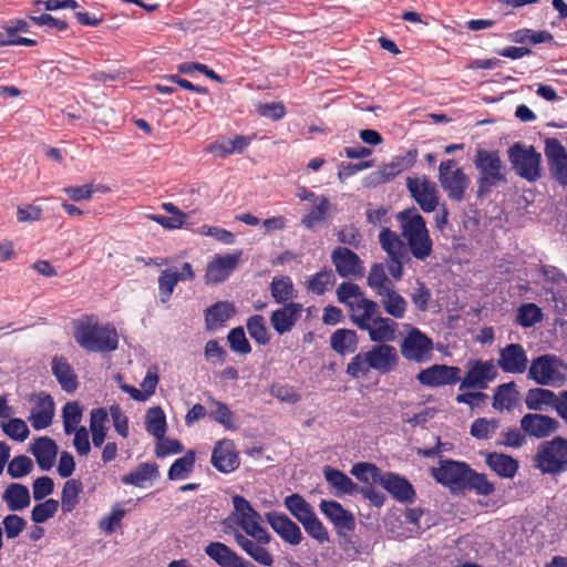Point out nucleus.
Listing matches in <instances>:
<instances>
[{"instance_id": "nucleus-31", "label": "nucleus", "mask_w": 567, "mask_h": 567, "mask_svg": "<svg viewBox=\"0 0 567 567\" xmlns=\"http://www.w3.org/2000/svg\"><path fill=\"white\" fill-rule=\"evenodd\" d=\"M54 415V403L49 395L39 396L32 406L29 421L34 430H43L51 425Z\"/></svg>"}, {"instance_id": "nucleus-4", "label": "nucleus", "mask_w": 567, "mask_h": 567, "mask_svg": "<svg viewBox=\"0 0 567 567\" xmlns=\"http://www.w3.org/2000/svg\"><path fill=\"white\" fill-rule=\"evenodd\" d=\"M473 162L478 172V195L486 194L506 182V167L497 152L477 150Z\"/></svg>"}, {"instance_id": "nucleus-28", "label": "nucleus", "mask_w": 567, "mask_h": 567, "mask_svg": "<svg viewBox=\"0 0 567 567\" xmlns=\"http://www.w3.org/2000/svg\"><path fill=\"white\" fill-rule=\"evenodd\" d=\"M29 451L35 457L39 467L42 471H49L54 465L58 455V445L52 439L41 436L33 440Z\"/></svg>"}, {"instance_id": "nucleus-50", "label": "nucleus", "mask_w": 567, "mask_h": 567, "mask_svg": "<svg viewBox=\"0 0 567 567\" xmlns=\"http://www.w3.org/2000/svg\"><path fill=\"white\" fill-rule=\"evenodd\" d=\"M284 504L299 523L315 514L312 506L299 494L288 495L285 498Z\"/></svg>"}, {"instance_id": "nucleus-34", "label": "nucleus", "mask_w": 567, "mask_h": 567, "mask_svg": "<svg viewBox=\"0 0 567 567\" xmlns=\"http://www.w3.org/2000/svg\"><path fill=\"white\" fill-rule=\"evenodd\" d=\"M235 307L228 301H218L205 311V324L208 330H217L235 315Z\"/></svg>"}, {"instance_id": "nucleus-9", "label": "nucleus", "mask_w": 567, "mask_h": 567, "mask_svg": "<svg viewBox=\"0 0 567 567\" xmlns=\"http://www.w3.org/2000/svg\"><path fill=\"white\" fill-rule=\"evenodd\" d=\"M470 466L464 462L453 460H441L436 467L431 468V474L435 481L452 492L464 491L466 476Z\"/></svg>"}, {"instance_id": "nucleus-27", "label": "nucleus", "mask_w": 567, "mask_h": 567, "mask_svg": "<svg viewBox=\"0 0 567 567\" xmlns=\"http://www.w3.org/2000/svg\"><path fill=\"white\" fill-rule=\"evenodd\" d=\"M301 313L302 306L300 303L289 302L271 313L270 323L277 333L284 334L292 329Z\"/></svg>"}, {"instance_id": "nucleus-54", "label": "nucleus", "mask_w": 567, "mask_h": 567, "mask_svg": "<svg viewBox=\"0 0 567 567\" xmlns=\"http://www.w3.org/2000/svg\"><path fill=\"white\" fill-rule=\"evenodd\" d=\"M465 489L474 491L478 495L488 496L494 492V485L484 474L476 473L470 468L464 484V491Z\"/></svg>"}, {"instance_id": "nucleus-49", "label": "nucleus", "mask_w": 567, "mask_h": 567, "mask_svg": "<svg viewBox=\"0 0 567 567\" xmlns=\"http://www.w3.org/2000/svg\"><path fill=\"white\" fill-rule=\"evenodd\" d=\"M331 348L340 353H352L357 349V334L353 330L339 329L331 336Z\"/></svg>"}, {"instance_id": "nucleus-57", "label": "nucleus", "mask_w": 567, "mask_h": 567, "mask_svg": "<svg viewBox=\"0 0 567 567\" xmlns=\"http://www.w3.org/2000/svg\"><path fill=\"white\" fill-rule=\"evenodd\" d=\"M247 330L249 336L259 344L265 346L270 341L266 320L260 315H255L247 320Z\"/></svg>"}, {"instance_id": "nucleus-46", "label": "nucleus", "mask_w": 567, "mask_h": 567, "mask_svg": "<svg viewBox=\"0 0 567 567\" xmlns=\"http://www.w3.org/2000/svg\"><path fill=\"white\" fill-rule=\"evenodd\" d=\"M83 491V484L79 480H68L61 493V508L63 513H72L80 502V494Z\"/></svg>"}, {"instance_id": "nucleus-35", "label": "nucleus", "mask_w": 567, "mask_h": 567, "mask_svg": "<svg viewBox=\"0 0 567 567\" xmlns=\"http://www.w3.org/2000/svg\"><path fill=\"white\" fill-rule=\"evenodd\" d=\"M2 501L10 512L23 511L31 502L29 488L19 483H11L2 493Z\"/></svg>"}, {"instance_id": "nucleus-36", "label": "nucleus", "mask_w": 567, "mask_h": 567, "mask_svg": "<svg viewBox=\"0 0 567 567\" xmlns=\"http://www.w3.org/2000/svg\"><path fill=\"white\" fill-rule=\"evenodd\" d=\"M252 140V136L235 135L233 138L210 144L207 151L219 157H226L235 153L240 154L248 147Z\"/></svg>"}, {"instance_id": "nucleus-2", "label": "nucleus", "mask_w": 567, "mask_h": 567, "mask_svg": "<svg viewBox=\"0 0 567 567\" xmlns=\"http://www.w3.org/2000/svg\"><path fill=\"white\" fill-rule=\"evenodd\" d=\"M233 512L221 522L225 533L234 535V530H240L247 536H264L266 538V528L261 525V515L251 506V504L240 495L231 497Z\"/></svg>"}, {"instance_id": "nucleus-25", "label": "nucleus", "mask_w": 567, "mask_h": 567, "mask_svg": "<svg viewBox=\"0 0 567 567\" xmlns=\"http://www.w3.org/2000/svg\"><path fill=\"white\" fill-rule=\"evenodd\" d=\"M331 258L341 277H360L363 275L362 262L358 255L352 250L344 247H338L332 251Z\"/></svg>"}, {"instance_id": "nucleus-18", "label": "nucleus", "mask_w": 567, "mask_h": 567, "mask_svg": "<svg viewBox=\"0 0 567 567\" xmlns=\"http://www.w3.org/2000/svg\"><path fill=\"white\" fill-rule=\"evenodd\" d=\"M320 512L332 523L338 535L344 536L354 530L355 518L352 513L344 509L336 501L322 499L319 504Z\"/></svg>"}, {"instance_id": "nucleus-64", "label": "nucleus", "mask_w": 567, "mask_h": 567, "mask_svg": "<svg viewBox=\"0 0 567 567\" xmlns=\"http://www.w3.org/2000/svg\"><path fill=\"white\" fill-rule=\"evenodd\" d=\"M300 524L302 525L305 532L319 544L329 542V533L321 520L317 517L316 513Z\"/></svg>"}, {"instance_id": "nucleus-41", "label": "nucleus", "mask_w": 567, "mask_h": 567, "mask_svg": "<svg viewBox=\"0 0 567 567\" xmlns=\"http://www.w3.org/2000/svg\"><path fill=\"white\" fill-rule=\"evenodd\" d=\"M557 395L544 388L528 390L525 398L526 408L532 411H544L548 406L555 409Z\"/></svg>"}, {"instance_id": "nucleus-10", "label": "nucleus", "mask_w": 567, "mask_h": 567, "mask_svg": "<svg viewBox=\"0 0 567 567\" xmlns=\"http://www.w3.org/2000/svg\"><path fill=\"white\" fill-rule=\"evenodd\" d=\"M439 182L449 197L462 200L468 186V178L462 168L457 167L454 159L441 162L439 166Z\"/></svg>"}, {"instance_id": "nucleus-52", "label": "nucleus", "mask_w": 567, "mask_h": 567, "mask_svg": "<svg viewBox=\"0 0 567 567\" xmlns=\"http://www.w3.org/2000/svg\"><path fill=\"white\" fill-rule=\"evenodd\" d=\"M367 282L377 296L394 287V284L389 279L384 267L381 264H374L371 267L367 277Z\"/></svg>"}, {"instance_id": "nucleus-21", "label": "nucleus", "mask_w": 567, "mask_h": 567, "mask_svg": "<svg viewBox=\"0 0 567 567\" xmlns=\"http://www.w3.org/2000/svg\"><path fill=\"white\" fill-rule=\"evenodd\" d=\"M212 465L219 472L228 474L238 468L240 460L231 440L218 441L212 452Z\"/></svg>"}, {"instance_id": "nucleus-26", "label": "nucleus", "mask_w": 567, "mask_h": 567, "mask_svg": "<svg viewBox=\"0 0 567 567\" xmlns=\"http://www.w3.org/2000/svg\"><path fill=\"white\" fill-rule=\"evenodd\" d=\"M412 158L409 156H395L389 163L384 164L378 171L372 172L367 177L368 186H375L390 182L412 165Z\"/></svg>"}, {"instance_id": "nucleus-3", "label": "nucleus", "mask_w": 567, "mask_h": 567, "mask_svg": "<svg viewBox=\"0 0 567 567\" xmlns=\"http://www.w3.org/2000/svg\"><path fill=\"white\" fill-rule=\"evenodd\" d=\"M398 219L413 257L419 260L426 259L432 254L433 243L423 217L415 209H410L399 213Z\"/></svg>"}, {"instance_id": "nucleus-14", "label": "nucleus", "mask_w": 567, "mask_h": 567, "mask_svg": "<svg viewBox=\"0 0 567 567\" xmlns=\"http://www.w3.org/2000/svg\"><path fill=\"white\" fill-rule=\"evenodd\" d=\"M406 187L423 212L431 213L436 209L439 192L435 183L426 176L408 177Z\"/></svg>"}, {"instance_id": "nucleus-42", "label": "nucleus", "mask_w": 567, "mask_h": 567, "mask_svg": "<svg viewBox=\"0 0 567 567\" xmlns=\"http://www.w3.org/2000/svg\"><path fill=\"white\" fill-rule=\"evenodd\" d=\"M518 391L514 382L501 384L493 396V408L497 411H511L518 401Z\"/></svg>"}, {"instance_id": "nucleus-40", "label": "nucleus", "mask_w": 567, "mask_h": 567, "mask_svg": "<svg viewBox=\"0 0 567 567\" xmlns=\"http://www.w3.org/2000/svg\"><path fill=\"white\" fill-rule=\"evenodd\" d=\"M487 466L498 476L513 478L518 470V462L503 453H488L486 455Z\"/></svg>"}, {"instance_id": "nucleus-11", "label": "nucleus", "mask_w": 567, "mask_h": 567, "mask_svg": "<svg viewBox=\"0 0 567 567\" xmlns=\"http://www.w3.org/2000/svg\"><path fill=\"white\" fill-rule=\"evenodd\" d=\"M535 462L543 473L560 472L567 464V440L555 439L545 444L538 451Z\"/></svg>"}, {"instance_id": "nucleus-30", "label": "nucleus", "mask_w": 567, "mask_h": 567, "mask_svg": "<svg viewBox=\"0 0 567 567\" xmlns=\"http://www.w3.org/2000/svg\"><path fill=\"white\" fill-rule=\"evenodd\" d=\"M381 485L386 489L396 501L401 503L413 502L415 491L412 484L393 473H384L381 478Z\"/></svg>"}, {"instance_id": "nucleus-1", "label": "nucleus", "mask_w": 567, "mask_h": 567, "mask_svg": "<svg viewBox=\"0 0 567 567\" xmlns=\"http://www.w3.org/2000/svg\"><path fill=\"white\" fill-rule=\"evenodd\" d=\"M74 339L83 349L92 352L114 351L118 336L111 324H100L97 318L83 317L74 323Z\"/></svg>"}, {"instance_id": "nucleus-48", "label": "nucleus", "mask_w": 567, "mask_h": 567, "mask_svg": "<svg viewBox=\"0 0 567 567\" xmlns=\"http://www.w3.org/2000/svg\"><path fill=\"white\" fill-rule=\"evenodd\" d=\"M195 465V452L187 451L182 457H178L168 470L171 481H182L190 476Z\"/></svg>"}, {"instance_id": "nucleus-44", "label": "nucleus", "mask_w": 567, "mask_h": 567, "mask_svg": "<svg viewBox=\"0 0 567 567\" xmlns=\"http://www.w3.org/2000/svg\"><path fill=\"white\" fill-rule=\"evenodd\" d=\"M384 311L395 318L402 319L405 315L408 302L405 299L395 290V287L386 290L385 292L378 296Z\"/></svg>"}, {"instance_id": "nucleus-39", "label": "nucleus", "mask_w": 567, "mask_h": 567, "mask_svg": "<svg viewBox=\"0 0 567 567\" xmlns=\"http://www.w3.org/2000/svg\"><path fill=\"white\" fill-rule=\"evenodd\" d=\"M51 365L52 373L61 388L66 392H73L78 386V379L66 359L63 357H54Z\"/></svg>"}, {"instance_id": "nucleus-43", "label": "nucleus", "mask_w": 567, "mask_h": 567, "mask_svg": "<svg viewBox=\"0 0 567 567\" xmlns=\"http://www.w3.org/2000/svg\"><path fill=\"white\" fill-rule=\"evenodd\" d=\"M109 421V412L105 408L93 409L90 413V431L92 433L93 445L100 447L106 437V423Z\"/></svg>"}, {"instance_id": "nucleus-19", "label": "nucleus", "mask_w": 567, "mask_h": 567, "mask_svg": "<svg viewBox=\"0 0 567 567\" xmlns=\"http://www.w3.org/2000/svg\"><path fill=\"white\" fill-rule=\"evenodd\" d=\"M545 156L551 176L561 185H567V152L556 138L545 142Z\"/></svg>"}, {"instance_id": "nucleus-60", "label": "nucleus", "mask_w": 567, "mask_h": 567, "mask_svg": "<svg viewBox=\"0 0 567 567\" xmlns=\"http://www.w3.org/2000/svg\"><path fill=\"white\" fill-rule=\"evenodd\" d=\"M542 310L535 303L522 305L517 310V323L524 328L533 327L537 322L542 321Z\"/></svg>"}, {"instance_id": "nucleus-45", "label": "nucleus", "mask_w": 567, "mask_h": 567, "mask_svg": "<svg viewBox=\"0 0 567 567\" xmlns=\"http://www.w3.org/2000/svg\"><path fill=\"white\" fill-rule=\"evenodd\" d=\"M157 474L158 470L155 463H141L136 468L125 474L122 482L126 485L143 487L146 482L155 478Z\"/></svg>"}, {"instance_id": "nucleus-15", "label": "nucleus", "mask_w": 567, "mask_h": 567, "mask_svg": "<svg viewBox=\"0 0 567 567\" xmlns=\"http://www.w3.org/2000/svg\"><path fill=\"white\" fill-rule=\"evenodd\" d=\"M357 327L368 331L371 341L381 342V344L394 341L398 331V323L390 318L382 317L379 310L377 315L365 317L364 323H359Z\"/></svg>"}, {"instance_id": "nucleus-29", "label": "nucleus", "mask_w": 567, "mask_h": 567, "mask_svg": "<svg viewBox=\"0 0 567 567\" xmlns=\"http://www.w3.org/2000/svg\"><path fill=\"white\" fill-rule=\"evenodd\" d=\"M557 421L543 414H526L520 420L522 430L530 436L546 437L557 429Z\"/></svg>"}, {"instance_id": "nucleus-63", "label": "nucleus", "mask_w": 567, "mask_h": 567, "mask_svg": "<svg viewBox=\"0 0 567 567\" xmlns=\"http://www.w3.org/2000/svg\"><path fill=\"white\" fill-rule=\"evenodd\" d=\"M336 281L332 270H322L310 277L307 284L309 291L316 295H323Z\"/></svg>"}, {"instance_id": "nucleus-32", "label": "nucleus", "mask_w": 567, "mask_h": 567, "mask_svg": "<svg viewBox=\"0 0 567 567\" xmlns=\"http://www.w3.org/2000/svg\"><path fill=\"white\" fill-rule=\"evenodd\" d=\"M205 554L219 567H240L243 557L220 542H212L204 548Z\"/></svg>"}, {"instance_id": "nucleus-62", "label": "nucleus", "mask_w": 567, "mask_h": 567, "mask_svg": "<svg viewBox=\"0 0 567 567\" xmlns=\"http://www.w3.org/2000/svg\"><path fill=\"white\" fill-rule=\"evenodd\" d=\"M499 427V422L495 419L480 417L471 425V435L477 440L489 439Z\"/></svg>"}, {"instance_id": "nucleus-53", "label": "nucleus", "mask_w": 567, "mask_h": 567, "mask_svg": "<svg viewBox=\"0 0 567 567\" xmlns=\"http://www.w3.org/2000/svg\"><path fill=\"white\" fill-rule=\"evenodd\" d=\"M271 296L278 303H285L295 296L293 284L289 277H275L270 285Z\"/></svg>"}, {"instance_id": "nucleus-38", "label": "nucleus", "mask_w": 567, "mask_h": 567, "mask_svg": "<svg viewBox=\"0 0 567 567\" xmlns=\"http://www.w3.org/2000/svg\"><path fill=\"white\" fill-rule=\"evenodd\" d=\"M208 415L223 425L226 430H237L238 425L236 422L235 413L228 408V405L221 401L214 399L213 396L207 398Z\"/></svg>"}, {"instance_id": "nucleus-37", "label": "nucleus", "mask_w": 567, "mask_h": 567, "mask_svg": "<svg viewBox=\"0 0 567 567\" xmlns=\"http://www.w3.org/2000/svg\"><path fill=\"white\" fill-rule=\"evenodd\" d=\"M331 208L332 205L326 196L318 197L302 216V225L308 229H315L319 224L328 219Z\"/></svg>"}, {"instance_id": "nucleus-24", "label": "nucleus", "mask_w": 567, "mask_h": 567, "mask_svg": "<svg viewBox=\"0 0 567 567\" xmlns=\"http://www.w3.org/2000/svg\"><path fill=\"white\" fill-rule=\"evenodd\" d=\"M367 353L371 369L379 373H388L398 364V351L393 346L378 344L372 347Z\"/></svg>"}, {"instance_id": "nucleus-55", "label": "nucleus", "mask_w": 567, "mask_h": 567, "mask_svg": "<svg viewBox=\"0 0 567 567\" xmlns=\"http://www.w3.org/2000/svg\"><path fill=\"white\" fill-rule=\"evenodd\" d=\"M83 409L78 402H68L62 411L63 429L65 434H72L75 429H79V423L82 420Z\"/></svg>"}, {"instance_id": "nucleus-22", "label": "nucleus", "mask_w": 567, "mask_h": 567, "mask_svg": "<svg viewBox=\"0 0 567 567\" xmlns=\"http://www.w3.org/2000/svg\"><path fill=\"white\" fill-rule=\"evenodd\" d=\"M497 363L504 372L520 374L527 369L528 358L523 346L511 343L499 351Z\"/></svg>"}, {"instance_id": "nucleus-12", "label": "nucleus", "mask_w": 567, "mask_h": 567, "mask_svg": "<svg viewBox=\"0 0 567 567\" xmlns=\"http://www.w3.org/2000/svg\"><path fill=\"white\" fill-rule=\"evenodd\" d=\"M244 535L240 530H234V539L236 544L244 550L252 560L265 567H271L274 564V556L265 547L271 540L270 534L266 530V538L264 536H249Z\"/></svg>"}, {"instance_id": "nucleus-56", "label": "nucleus", "mask_w": 567, "mask_h": 567, "mask_svg": "<svg viewBox=\"0 0 567 567\" xmlns=\"http://www.w3.org/2000/svg\"><path fill=\"white\" fill-rule=\"evenodd\" d=\"M351 474L363 483H380L383 474L381 471L371 463L360 462L352 466Z\"/></svg>"}, {"instance_id": "nucleus-13", "label": "nucleus", "mask_w": 567, "mask_h": 567, "mask_svg": "<svg viewBox=\"0 0 567 567\" xmlns=\"http://www.w3.org/2000/svg\"><path fill=\"white\" fill-rule=\"evenodd\" d=\"M466 375L460 384V390L480 389L484 390L497 375V370L492 360H470L466 363Z\"/></svg>"}, {"instance_id": "nucleus-8", "label": "nucleus", "mask_w": 567, "mask_h": 567, "mask_svg": "<svg viewBox=\"0 0 567 567\" xmlns=\"http://www.w3.org/2000/svg\"><path fill=\"white\" fill-rule=\"evenodd\" d=\"M406 334L401 343V353L409 361L422 363L431 358L433 341L421 330L405 326Z\"/></svg>"}, {"instance_id": "nucleus-59", "label": "nucleus", "mask_w": 567, "mask_h": 567, "mask_svg": "<svg viewBox=\"0 0 567 567\" xmlns=\"http://www.w3.org/2000/svg\"><path fill=\"white\" fill-rule=\"evenodd\" d=\"M2 527V538L16 539L27 527V520L17 514H8L0 523Z\"/></svg>"}, {"instance_id": "nucleus-20", "label": "nucleus", "mask_w": 567, "mask_h": 567, "mask_svg": "<svg viewBox=\"0 0 567 567\" xmlns=\"http://www.w3.org/2000/svg\"><path fill=\"white\" fill-rule=\"evenodd\" d=\"M265 517L274 532L287 544L297 546L302 542L303 536L300 527L287 515L278 512H268L265 514Z\"/></svg>"}, {"instance_id": "nucleus-61", "label": "nucleus", "mask_w": 567, "mask_h": 567, "mask_svg": "<svg viewBox=\"0 0 567 567\" xmlns=\"http://www.w3.org/2000/svg\"><path fill=\"white\" fill-rule=\"evenodd\" d=\"M1 429L11 440L23 442L29 436V427L27 423L18 417H11L1 423Z\"/></svg>"}, {"instance_id": "nucleus-58", "label": "nucleus", "mask_w": 567, "mask_h": 567, "mask_svg": "<svg viewBox=\"0 0 567 567\" xmlns=\"http://www.w3.org/2000/svg\"><path fill=\"white\" fill-rule=\"evenodd\" d=\"M59 509V502L53 498L45 499L37 504L31 511V520L34 524H44L54 515Z\"/></svg>"}, {"instance_id": "nucleus-7", "label": "nucleus", "mask_w": 567, "mask_h": 567, "mask_svg": "<svg viewBox=\"0 0 567 567\" xmlns=\"http://www.w3.org/2000/svg\"><path fill=\"white\" fill-rule=\"evenodd\" d=\"M508 159L513 169L522 178L528 182H536L540 178L542 155L533 146H524L519 143L514 144L508 150Z\"/></svg>"}, {"instance_id": "nucleus-33", "label": "nucleus", "mask_w": 567, "mask_h": 567, "mask_svg": "<svg viewBox=\"0 0 567 567\" xmlns=\"http://www.w3.org/2000/svg\"><path fill=\"white\" fill-rule=\"evenodd\" d=\"M322 472L336 496L352 495L358 492V485L346 473L331 466H324Z\"/></svg>"}, {"instance_id": "nucleus-47", "label": "nucleus", "mask_w": 567, "mask_h": 567, "mask_svg": "<svg viewBox=\"0 0 567 567\" xmlns=\"http://www.w3.org/2000/svg\"><path fill=\"white\" fill-rule=\"evenodd\" d=\"M379 240L382 249L388 252L390 258L406 257V248L394 231L383 228L379 234Z\"/></svg>"}, {"instance_id": "nucleus-23", "label": "nucleus", "mask_w": 567, "mask_h": 567, "mask_svg": "<svg viewBox=\"0 0 567 567\" xmlns=\"http://www.w3.org/2000/svg\"><path fill=\"white\" fill-rule=\"evenodd\" d=\"M194 278L195 272L193 271L192 265L189 262H184L181 271H175L172 269L163 270L158 277V291L161 301L166 302L169 300L174 292L175 286L179 281L193 280Z\"/></svg>"}, {"instance_id": "nucleus-51", "label": "nucleus", "mask_w": 567, "mask_h": 567, "mask_svg": "<svg viewBox=\"0 0 567 567\" xmlns=\"http://www.w3.org/2000/svg\"><path fill=\"white\" fill-rule=\"evenodd\" d=\"M145 429L155 439H161L166 433V416L162 408L154 406L147 410L145 415Z\"/></svg>"}, {"instance_id": "nucleus-5", "label": "nucleus", "mask_w": 567, "mask_h": 567, "mask_svg": "<svg viewBox=\"0 0 567 567\" xmlns=\"http://www.w3.org/2000/svg\"><path fill=\"white\" fill-rule=\"evenodd\" d=\"M337 297L339 302L348 308L351 321L355 326L364 323L365 317L378 313L379 305L365 298L362 289L357 284H340L337 289Z\"/></svg>"}, {"instance_id": "nucleus-16", "label": "nucleus", "mask_w": 567, "mask_h": 567, "mask_svg": "<svg viewBox=\"0 0 567 567\" xmlns=\"http://www.w3.org/2000/svg\"><path fill=\"white\" fill-rule=\"evenodd\" d=\"M240 256V251L225 255H215L207 264L205 282L207 285H216L225 281L236 269Z\"/></svg>"}, {"instance_id": "nucleus-17", "label": "nucleus", "mask_w": 567, "mask_h": 567, "mask_svg": "<svg viewBox=\"0 0 567 567\" xmlns=\"http://www.w3.org/2000/svg\"><path fill=\"white\" fill-rule=\"evenodd\" d=\"M461 369L445 364H433L432 367L421 370L416 375V380L430 388L452 385L457 383L461 378Z\"/></svg>"}, {"instance_id": "nucleus-6", "label": "nucleus", "mask_w": 567, "mask_h": 567, "mask_svg": "<svg viewBox=\"0 0 567 567\" xmlns=\"http://www.w3.org/2000/svg\"><path fill=\"white\" fill-rule=\"evenodd\" d=\"M528 378L545 386H559L567 379V365L554 354H543L532 360Z\"/></svg>"}]
</instances>
